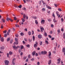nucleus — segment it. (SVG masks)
Listing matches in <instances>:
<instances>
[{
	"mask_svg": "<svg viewBox=\"0 0 65 65\" xmlns=\"http://www.w3.org/2000/svg\"><path fill=\"white\" fill-rule=\"evenodd\" d=\"M38 45V42L37 41L35 42V44H34V47H36Z\"/></svg>",
	"mask_w": 65,
	"mask_h": 65,
	"instance_id": "f257e3e1",
	"label": "nucleus"
},
{
	"mask_svg": "<svg viewBox=\"0 0 65 65\" xmlns=\"http://www.w3.org/2000/svg\"><path fill=\"white\" fill-rule=\"evenodd\" d=\"M5 63L6 65H8V63H9V61L8 60H6L5 61Z\"/></svg>",
	"mask_w": 65,
	"mask_h": 65,
	"instance_id": "f03ea898",
	"label": "nucleus"
},
{
	"mask_svg": "<svg viewBox=\"0 0 65 65\" xmlns=\"http://www.w3.org/2000/svg\"><path fill=\"white\" fill-rule=\"evenodd\" d=\"M60 61H61V58H59V59H58L57 60V61H58V62H57V64H59L60 63Z\"/></svg>",
	"mask_w": 65,
	"mask_h": 65,
	"instance_id": "7ed1b4c3",
	"label": "nucleus"
},
{
	"mask_svg": "<svg viewBox=\"0 0 65 65\" xmlns=\"http://www.w3.org/2000/svg\"><path fill=\"white\" fill-rule=\"evenodd\" d=\"M46 7L48 9H52V8L51 7H50V6H47V5H46Z\"/></svg>",
	"mask_w": 65,
	"mask_h": 65,
	"instance_id": "20e7f679",
	"label": "nucleus"
},
{
	"mask_svg": "<svg viewBox=\"0 0 65 65\" xmlns=\"http://www.w3.org/2000/svg\"><path fill=\"white\" fill-rule=\"evenodd\" d=\"M51 52H49V55H48V57L49 58H51Z\"/></svg>",
	"mask_w": 65,
	"mask_h": 65,
	"instance_id": "39448f33",
	"label": "nucleus"
},
{
	"mask_svg": "<svg viewBox=\"0 0 65 65\" xmlns=\"http://www.w3.org/2000/svg\"><path fill=\"white\" fill-rule=\"evenodd\" d=\"M38 37L39 38H42V35H38Z\"/></svg>",
	"mask_w": 65,
	"mask_h": 65,
	"instance_id": "423d86ee",
	"label": "nucleus"
},
{
	"mask_svg": "<svg viewBox=\"0 0 65 65\" xmlns=\"http://www.w3.org/2000/svg\"><path fill=\"white\" fill-rule=\"evenodd\" d=\"M40 28L41 31L42 32H43V31L44 30V28L43 27H40Z\"/></svg>",
	"mask_w": 65,
	"mask_h": 65,
	"instance_id": "0eeeda50",
	"label": "nucleus"
},
{
	"mask_svg": "<svg viewBox=\"0 0 65 65\" xmlns=\"http://www.w3.org/2000/svg\"><path fill=\"white\" fill-rule=\"evenodd\" d=\"M1 41L2 42H3L4 41V39L3 37H1Z\"/></svg>",
	"mask_w": 65,
	"mask_h": 65,
	"instance_id": "6e6552de",
	"label": "nucleus"
},
{
	"mask_svg": "<svg viewBox=\"0 0 65 65\" xmlns=\"http://www.w3.org/2000/svg\"><path fill=\"white\" fill-rule=\"evenodd\" d=\"M45 22V20H42L41 21V23L43 24H44V22Z\"/></svg>",
	"mask_w": 65,
	"mask_h": 65,
	"instance_id": "1a4fd4ad",
	"label": "nucleus"
},
{
	"mask_svg": "<svg viewBox=\"0 0 65 65\" xmlns=\"http://www.w3.org/2000/svg\"><path fill=\"white\" fill-rule=\"evenodd\" d=\"M35 53H36V52L35 51H34L32 53V56H34L35 55Z\"/></svg>",
	"mask_w": 65,
	"mask_h": 65,
	"instance_id": "9d476101",
	"label": "nucleus"
},
{
	"mask_svg": "<svg viewBox=\"0 0 65 65\" xmlns=\"http://www.w3.org/2000/svg\"><path fill=\"white\" fill-rule=\"evenodd\" d=\"M2 22H3V23H5V21L4 19H2Z\"/></svg>",
	"mask_w": 65,
	"mask_h": 65,
	"instance_id": "9b49d317",
	"label": "nucleus"
},
{
	"mask_svg": "<svg viewBox=\"0 0 65 65\" xmlns=\"http://www.w3.org/2000/svg\"><path fill=\"white\" fill-rule=\"evenodd\" d=\"M47 54V52L45 51H44V54L45 55Z\"/></svg>",
	"mask_w": 65,
	"mask_h": 65,
	"instance_id": "f8f14e48",
	"label": "nucleus"
},
{
	"mask_svg": "<svg viewBox=\"0 0 65 65\" xmlns=\"http://www.w3.org/2000/svg\"><path fill=\"white\" fill-rule=\"evenodd\" d=\"M26 15L25 14L23 15V19H26Z\"/></svg>",
	"mask_w": 65,
	"mask_h": 65,
	"instance_id": "ddd939ff",
	"label": "nucleus"
},
{
	"mask_svg": "<svg viewBox=\"0 0 65 65\" xmlns=\"http://www.w3.org/2000/svg\"><path fill=\"white\" fill-rule=\"evenodd\" d=\"M65 51V48H63L62 49V52L63 53H64Z\"/></svg>",
	"mask_w": 65,
	"mask_h": 65,
	"instance_id": "4468645a",
	"label": "nucleus"
},
{
	"mask_svg": "<svg viewBox=\"0 0 65 65\" xmlns=\"http://www.w3.org/2000/svg\"><path fill=\"white\" fill-rule=\"evenodd\" d=\"M10 20V18H9L8 17H7V18L6 20H7V21H9V20Z\"/></svg>",
	"mask_w": 65,
	"mask_h": 65,
	"instance_id": "2eb2a0df",
	"label": "nucleus"
},
{
	"mask_svg": "<svg viewBox=\"0 0 65 65\" xmlns=\"http://www.w3.org/2000/svg\"><path fill=\"white\" fill-rule=\"evenodd\" d=\"M32 38H33V41H34L35 39V36H33L32 37Z\"/></svg>",
	"mask_w": 65,
	"mask_h": 65,
	"instance_id": "dca6fc26",
	"label": "nucleus"
},
{
	"mask_svg": "<svg viewBox=\"0 0 65 65\" xmlns=\"http://www.w3.org/2000/svg\"><path fill=\"white\" fill-rule=\"evenodd\" d=\"M10 29H9L8 31L7 32V35H9V33H10Z\"/></svg>",
	"mask_w": 65,
	"mask_h": 65,
	"instance_id": "f3484780",
	"label": "nucleus"
},
{
	"mask_svg": "<svg viewBox=\"0 0 65 65\" xmlns=\"http://www.w3.org/2000/svg\"><path fill=\"white\" fill-rule=\"evenodd\" d=\"M51 60H50L48 62V65H50V64L51 63Z\"/></svg>",
	"mask_w": 65,
	"mask_h": 65,
	"instance_id": "a211bd4d",
	"label": "nucleus"
},
{
	"mask_svg": "<svg viewBox=\"0 0 65 65\" xmlns=\"http://www.w3.org/2000/svg\"><path fill=\"white\" fill-rule=\"evenodd\" d=\"M28 33L29 35H31V32L30 31H29Z\"/></svg>",
	"mask_w": 65,
	"mask_h": 65,
	"instance_id": "6ab92c4d",
	"label": "nucleus"
},
{
	"mask_svg": "<svg viewBox=\"0 0 65 65\" xmlns=\"http://www.w3.org/2000/svg\"><path fill=\"white\" fill-rule=\"evenodd\" d=\"M10 40V38H7V41H9V40Z\"/></svg>",
	"mask_w": 65,
	"mask_h": 65,
	"instance_id": "aec40b11",
	"label": "nucleus"
},
{
	"mask_svg": "<svg viewBox=\"0 0 65 65\" xmlns=\"http://www.w3.org/2000/svg\"><path fill=\"white\" fill-rule=\"evenodd\" d=\"M7 34H6L4 35V37H7Z\"/></svg>",
	"mask_w": 65,
	"mask_h": 65,
	"instance_id": "412c9836",
	"label": "nucleus"
},
{
	"mask_svg": "<svg viewBox=\"0 0 65 65\" xmlns=\"http://www.w3.org/2000/svg\"><path fill=\"white\" fill-rule=\"evenodd\" d=\"M21 36H23V35H24V34L23 33L21 32L20 33Z\"/></svg>",
	"mask_w": 65,
	"mask_h": 65,
	"instance_id": "4be33fe9",
	"label": "nucleus"
},
{
	"mask_svg": "<svg viewBox=\"0 0 65 65\" xmlns=\"http://www.w3.org/2000/svg\"><path fill=\"white\" fill-rule=\"evenodd\" d=\"M9 55H12V52H9Z\"/></svg>",
	"mask_w": 65,
	"mask_h": 65,
	"instance_id": "5701e85b",
	"label": "nucleus"
},
{
	"mask_svg": "<svg viewBox=\"0 0 65 65\" xmlns=\"http://www.w3.org/2000/svg\"><path fill=\"white\" fill-rule=\"evenodd\" d=\"M54 22V23H56L57 22V20H55V19H54L53 20Z\"/></svg>",
	"mask_w": 65,
	"mask_h": 65,
	"instance_id": "b1692460",
	"label": "nucleus"
},
{
	"mask_svg": "<svg viewBox=\"0 0 65 65\" xmlns=\"http://www.w3.org/2000/svg\"><path fill=\"white\" fill-rule=\"evenodd\" d=\"M31 57V56H30V54H29L28 55V57L29 58V59H30L31 58L30 57Z\"/></svg>",
	"mask_w": 65,
	"mask_h": 65,
	"instance_id": "393cba45",
	"label": "nucleus"
},
{
	"mask_svg": "<svg viewBox=\"0 0 65 65\" xmlns=\"http://www.w3.org/2000/svg\"><path fill=\"white\" fill-rule=\"evenodd\" d=\"M35 23L36 24H38V21H37L36 20L35 21Z\"/></svg>",
	"mask_w": 65,
	"mask_h": 65,
	"instance_id": "a878e982",
	"label": "nucleus"
},
{
	"mask_svg": "<svg viewBox=\"0 0 65 65\" xmlns=\"http://www.w3.org/2000/svg\"><path fill=\"white\" fill-rule=\"evenodd\" d=\"M12 47L13 48H14V50L16 49V46H13Z\"/></svg>",
	"mask_w": 65,
	"mask_h": 65,
	"instance_id": "bb28decb",
	"label": "nucleus"
},
{
	"mask_svg": "<svg viewBox=\"0 0 65 65\" xmlns=\"http://www.w3.org/2000/svg\"><path fill=\"white\" fill-rule=\"evenodd\" d=\"M26 46L27 47H28V48L30 47V45L28 44L27 45H26Z\"/></svg>",
	"mask_w": 65,
	"mask_h": 65,
	"instance_id": "cd10ccee",
	"label": "nucleus"
},
{
	"mask_svg": "<svg viewBox=\"0 0 65 65\" xmlns=\"http://www.w3.org/2000/svg\"><path fill=\"white\" fill-rule=\"evenodd\" d=\"M45 43L46 44H48V42L47 40H46L45 41Z\"/></svg>",
	"mask_w": 65,
	"mask_h": 65,
	"instance_id": "c85d7f7f",
	"label": "nucleus"
},
{
	"mask_svg": "<svg viewBox=\"0 0 65 65\" xmlns=\"http://www.w3.org/2000/svg\"><path fill=\"white\" fill-rule=\"evenodd\" d=\"M56 13L57 16H58V15H59V12H58L57 11L56 12Z\"/></svg>",
	"mask_w": 65,
	"mask_h": 65,
	"instance_id": "c756f323",
	"label": "nucleus"
},
{
	"mask_svg": "<svg viewBox=\"0 0 65 65\" xmlns=\"http://www.w3.org/2000/svg\"><path fill=\"white\" fill-rule=\"evenodd\" d=\"M44 35L45 36H47V33L46 32H45Z\"/></svg>",
	"mask_w": 65,
	"mask_h": 65,
	"instance_id": "7c9ffc66",
	"label": "nucleus"
},
{
	"mask_svg": "<svg viewBox=\"0 0 65 65\" xmlns=\"http://www.w3.org/2000/svg\"><path fill=\"white\" fill-rule=\"evenodd\" d=\"M57 32L58 33H60V30L59 29L57 30Z\"/></svg>",
	"mask_w": 65,
	"mask_h": 65,
	"instance_id": "2f4dec72",
	"label": "nucleus"
},
{
	"mask_svg": "<svg viewBox=\"0 0 65 65\" xmlns=\"http://www.w3.org/2000/svg\"><path fill=\"white\" fill-rule=\"evenodd\" d=\"M28 60H29V59L27 58V59L25 60L26 62H28Z\"/></svg>",
	"mask_w": 65,
	"mask_h": 65,
	"instance_id": "473e14b6",
	"label": "nucleus"
},
{
	"mask_svg": "<svg viewBox=\"0 0 65 65\" xmlns=\"http://www.w3.org/2000/svg\"><path fill=\"white\" fill-rule=\"evenodd\" d=\"M22 5H20L18 7H19L20 8H22Z\"/></svg>",
	"mask_w": 65,
	"mask_h": 65,
	"instance_id": "72a5a7b5",
	"label": "nucleus"
},
{
	"mask_svg": "<svg viewBox=\"0 0 65 65\" xmlns=\"http://www.w3.org/2000/svg\"><path fill=\"white\" fill-rule=\"evenodd\" d=\"M14 62V61H12V63L13 65H14V64H15V63Z\"/></svg>",
	"mask_w": 65,
	"mask_h": 65,
	"instance_id": "f704fd0d",
	"label": "nucleus"
},
{
	"mask_svg": "<svg viewBox=\"0 0 65 65\" xmlns=\"http://www.w3.org/2000/svg\"><path fill=\"white\" fill-rule=\"evenodd\" d=\"M22 9L23 10H26V9L25 7L23 8Z\"/></svg>",
	"mask_w": 65,
	"mask_h": 65,
	"instance_id": "c9c22d12",
	"label": "nucleus"
},
{
	"mask_svg": "<svg viewBox=\"0 0 65 65\" xmlns=\"http://www.w3.org/2000/svg\"><path fill=\"white\" fill-rule=\"evenodd\" d=\"M6 32H7V31H6V30H5L3 31V33H6Z\"/></svg>",
	"mask_w": 65,
	"mask_h": 65,
	"instance_id": "e433bc0d",
	"label": "nucleus"
},
{
	"mask_svg": "<svg viewBox=\"0 0 65 65\" xmlns=\"http://www.w3.org/2000/svg\"><path fill=\"white\" fill-rule=\"evenodd\" d=\"M42 1L43 3V4H46V3H44V1Z\"/></svg>",
	"mask_w": 65,
	"mask_h": 65,
	"instance_id": "4c0bfd02",
	"label": "nucleus"
},
{
	"mask_svg": "<svg viewBox=\"0 0 65 65\" xmlns=\"http://www.w3.org/2000/svg\"><path fill=\"white\" fill-rule=\"evenodd\" d=\"M22 21L23 22H25V20L23 18H22Z\"/></svg>",
	"mask_w": 65,
	"mask_h": 65,
	"instance_id": "58836bf2",
	"label": "nucleus"
},
{
	"mask_svg": "<svg viewBox=\"0 0 65 65\" xmlns=\"http://www.w3.org/2000/svg\"><path fill=\"white\" fill-rule=\"evenodd\" d=\"M21 50H22V49H23V45H21Z\"/></svg>",
	"mask_w": 65,
	"mask_h": 65,
	"instance_id": "ea45409f",
	"label": "nucleus"
},
{
	"mask_svg": "<svg viewBox=\"0 0 65 65\" xmlns=\"http://www.w3.org/2000/svg\"><path fill=\"white\" fill-rule=\"evenodd\" d=\"M58 5L57 4H54V6H55L56 7H57V6Z\"/></svg>",
	"mask_w": 65,
	"mask_h": 65,
	"instance_id": "a19ab883",
	"label": "nucleus"
},
{
	"mask_svg": "<svg viewBox=\"0 0 65 65\" xmlns=\"http://www.w3.org/2000/svg\"><path fill=\"white\" fill-rule=\"evenodd\" d=\"M15 26L16 27H19V25L18 24H16L15 25Z\"/></svg>",
	"mask_w": 65,
	"mask_h": 65,
	"instance_id": "79ce46f5",
	"label": "nucleus"
},
{
	"mask_svg": "<svg viewBox=\"0 0 65 65\" xmlns=\"http://www.w3.org/2000/svg\"><path fill=\"white\" fill-rule=\"evenodd\" d=\"M50 34H53V31H51L49 32Z\"/></svg>",
	"mask_w": 65,
	"mask_h": 65,
	"instance_id": "37998d69",
	"label": "nucleus"
},
{
	"mask_svg": "<svg viewBox=\"0 0 65 65\" xmlns=\"http://www.w3.org/2000/svg\"><path fill=\"white\" fill-rule=\"evenodd\" d=\"M14 20H17V18H16L15 17H14Z\"/></svg>",
	"mask_w": 65,
	"mask_h": 65,
	"instance_id": "c03bdc74",
	"label": "nucleus"
},
{
	"mask_svg": "<svg viewBox=\"0 0 65 65\" xmlns=\"http://www.w3.org/2000/svg\"><path fill=\"white\" fill-rule=\"evenodd\" d=\"M61 22H63L64 21V19L63 18H62L61 19Z\"/></svg>",
	"mask_w": 65,
	"mask_h": 65,
	"instance_id": "a18cd8bd",
	"label": "nucleus"
},
{
	"mask_svg": "<svg viewBox=\"0 0 65 65\" xmlns=\"http://www.w3.org/2000/svg\"><path fill=\"white\" fill-rule=\"evenodd\" d=\"M65 33H64L63 34V37L64 38H65Z\"/></svg>",
	"mask_w": 65,
	"mask_h": 65,
	"instance_id": "49530a36",
	"label": "nucleus"
},
{
	"mask_svg": "<svg viewBox=\"0 0 65 65\" xmlns=\"http://www.w3.org/2000/svg\"><path fill=\"white\" fill-rule=\"evenodd\" d=\"M15 42H18V40L17 38H16L15 39Z\"/></svg>",
	"mask_w": 65,
	"mask_h": 65,
	"instance_id": "de8ad7c7",
	"label": "nucleus"
},
{
	"mask_svg": "<svg viewBox=\"0 0 65 65\" xmlns=\"http://www.w3.org/2000/svg\"><path fill=\"white\" fill-rule=\"evenodd\" d=\"M18 43L17 42H14V44H18Z\"/></svg>",
	"mask_w": 65,
	"mask_h": 65,
	"instance_id": "09e8293b",
	"label": "nucleus"
},
{
	"mask_svg": "<svg viewBox=\"0 0 65 65\" xmlns=\"http://www.w3.org/2000/svg\"><path fill=\"white\" fill-rule=\"evenodd\" d=\"M42 10L43 11H45V9L44 8H43L42 9Z\"/></svg>",
	"mask_w": 65,
	"mask_h": 65,
	"instance_id": "8fccbe9b",
	"label": "nucleus"
},
{
	"mask_svg": "<svg viewBox=\"0 0 65 65\" xmlns=\"http://www.w3.org/2000/svg\"><path fill=\"white\" fill-rule=\"evenodd\" d=\"M31 60L33 61L34 60V58H32L31 59Z\"/></svg>",
	"mask_w": 65,
	"mask_h": 65,
	"instance_id": "3c124183",
	"label": "nucleus"
},
{
	"mask_svg": "<svg viewBox=\"0 0 65 65\" xmlns=\"http://www.w3.org/2000/svg\"><path fill=\"white\" fill-rule=\"evenodd\" d=\"M48 36L49 37V38H52V36H51L50 35H49Z\"/></svg>",
	"mask_w": 65,
	"mask_h": 65,
	"instance_id": "603ef678",
	"label": "nucleus"
},
{
	"mask_svg": "<svg viewBox=\"0 0 65 65\" xmlns=\"http://www.w3.org/2000/svg\"><path fill=\"white\" fill-rule=\"evenodd\" d=\"M30 0H26V2H30Z\"/></svg>",
	"mask_w": 65,
	"mask_h": 65,
	"instance_id": "864d4df0",
	"label": "nucleus"
},
{
	"mask_svg": "<svg viewBox=\"0 0 65 65\" xmlns=\"http://www.w3.org/2000/svg\"><path fill=\"white\" fill-rule=\"evenodd\" d=\"M55 39V38H51V40H54Z\"/></svg>",
	"mask_w": 65,
	"mask_h": 65,
	"instance_id": "5fc2aeb1",
	"label": "nucleus"
},
{
	"mask_svg": "<svg viewBox=\"0 0 65 65\" xmlns=\"http://www.w3.org/2000/svg\"><path fill=\"white\" fill-rule=\"evenodd\" d=\"M37 64L38 65H39L40 64V62H37Z\"/></svg>",
	"mask_w": 65,
	"mask_h": 65,
	"instance_id": "6e6d98bb",
	"label": "nucleus"
},
{
	"mask_svg": "<svg viewBox=\"0 0 65 65\" xmlns=\"http://www.w3.org/2000/svg\"><path fill=\"white\" fill-rule=\"evenodd\" d=\"M13 41L12 40H11L10 41V43L11 44L12 43V42Z\"/></svg>",
	"mask_w": 65,
	"mask_h": 65,
	"instance_id": "4d7b16f0",
	"label": "nucleus"
},
{
	"mask_svg": "<svg viewBox=\"0 0 65 65\" xmlns=\"http://www.w3.org/2000/svg\"><path fill=\"white\" fill-rule=\"evenodd\" d=\"M58 9L59 11H62V10H61V9H60L58 8Z\"/></svg>",
	"mask_w": 65,
	"mask_h": 65,
	"instance_id": "13d9d810",
	"label": "nucleus"
},
{
	"mask_svg": "<svg viewBox=\"0 0 65 65\" xmlns=\"http://www.w3.org/2000/svg\"><path fill=\"white\" fill-rule=\"evenodd\" d=\"M28 41L30 42H31L32 41V40H30V39H29Z\"/></svg>",
	"mask_w": 65,
	"mask_h": 65,
	"instance_id": "bf43d9fd",
	"label": "nucleus"
},
{
	"mask_svg": "<svg viewBox=\"0 0 65 65\" xmlns=\"http://www.w3.org/2000/svg\"><path fill=\"white\" fill-rule=\"evenodd\" d=\"M41 54H42V55H43V54H44V52L43 51H42L41 52Z\"/></svg>",
	"mask_w": 65,
	"mask_h": 65,
	"instance_id": "052dcab7",
	"label": "nucleus"
},
{
	"mask_svg": "<svg viewBox=\"0 0 65 65\" xmlns=\"http://www.w3.org/2000/svg\"><path fill=\"white\" fill-rule=\"evenodd\" d=\"M34 31H32V35H33V34H34Z\"/></svg>",
	"mask_w": 65,
	"mask_h": 65,
	"instance_id": "680f3d73",
	"label": "nucleus"
},
{
	"mask_svg": "<svg viewBox=\"0 0 65 65\" xmlns=\"http://www.w3.org/2000/svg\"><path fill=\"white\" fill-rule=\"evenodd\" d=\"M24 40H25V41H27V39L26 38H24Z\"/></svg>",
	"mask_w": 65,
	"mask_h": 65,
	"instance_id": "e2e57ef3",
	"label": "nucleus"
},
{
	"mask_svg": "<svg viewBox=\"0 0 65 65\" xmlns=\"http://www.w3.org/2000/svg\"><path fill=\"white\" fill-rule=\"evenodd\" d=\"M7 57L8 58L9 57V54H8V53L7 54Z\"/></svg>",
	"mask_w": 65,
	"mask_h": 65,
	"instance_id": "0e129e2a",
	"label": "nucleus"
},
{
	"mask_svg": "<svg viewBox=\"0 0 65 65\" xmlns=\"http://www.w3.org/2000/svg\"><path fill=\"white\" fill-rule=\"evenodd\" d=\"M48 21H49V22H51V19H48Z\"/></svg>",
	"mask_w": 65,
	"mask_h": 65,
	"instance_id": "69168bd1",
	"label": "nucleus"
},
{
	"mask_svg": "<svg viewBox=\"0 0 65 65\" xmlns=\"http://www.w3.org/2000/svg\"><path fill=\"white\" fill-rule=\"evenodd\" d=\"M35 55L37 56H38V54L37 53H36L35 54Z\"/></svg>",
	"mask_w": 65,
	"mask_h": 65,
	"instance_id": "338daca9",
	"label": "nucleus"
},
{
	"mask_svg": "<svg viewBox=\"0 0 65 65\" xmlns=\"http://www.w3.org/2000/svg\"><path fill=\"white\" fill-rule=\"evenodd\" d=\"M25 31H27V28H25Z\"/></svg>",
	"mask_w": 65,
	"mask_h": 65,
	"instance_id": "774afa93",
	"label": "nucleus"
}]
</instances>
